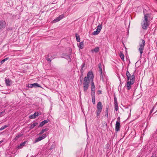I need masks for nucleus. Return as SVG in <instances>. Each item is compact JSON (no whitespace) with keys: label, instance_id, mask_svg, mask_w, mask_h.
Listing matches in <instances>:
<instances>
[{"label":"nucleus","instance_id":"nucleus-25","mask_svg":"<svg viewBox=\"0 0 157 157\" xmlns=\"http://www.w3.org/2000/svg\"><path fill=\"white\" fill-rule=\"evenodd\" d=\"M9 57H7L3 59L2 61H1V64H3L7 60L9 59Z\"/></svg>","mask_w":157,"mask_h":157},{"label":"nucleus","instance_id":"nucleus-1","mask_svg":"<svg viewBox=\"0 0 157 157\" xmlns=\"http://www.w3.org/2000/svg\"><path fill=\"white\" fill-rule=\"evenodd\" d=\"M144 18L142 23H141L142 27L143 29L146 30L147 27L149 25V22L152 20L153 17L150 13H144Z\"/></svg>","mask_w":157,"mask_h":157},{"label":"nucleus","instance_id":"nucleus-9","mask_svg":"<svg viewBox=\"0 0 157 157\" xmlns=\"http://www.w3.org/2000/svg\"><path fill=\"white\" fill-rule=\"evenodd\" d=\"M64 17V15L63 14L60 15L58 17H57L56 19L54 20L53 21V22L55 23L59 21L60 20L63 19Z\"/></svg>","mask_w":157,"mask_h":157},{"label":"nucleus","instance_id":"nucleus-20","mask_svg":"<svg viewBox=\"0 0 157 157\" xmlns=\"http://www.w3.org/2000/svg\"><path fill=\"white\" fill-rule=\"evenodd\" d=\"M75 36L77 41L78 42H80V38L77 33L75 34Z\"/></svg>","mask_w":157,"mask_h":157},{"label":"nucleus","instance_id":"nucleus-33","mask_svg":"<svg viewBox=\"0 0 157 157\" xmlns=\"http://www.w3.org/2000/svg\"><path fill=\"white\" fill-rule=\"evenodd\" d=\"M46 59L48 61H49L50 62H51V60L49 58Z\"/></svg>","mask_w":157,"mask_h":157},{"label":"nucleus","instance_id":"nucleus-30","mask_svg":"<svg viewBox=\"0 0 157 157\" xmlns=\"http://www.w3.org/2000/svg\"><path fill=\"white\" fill-rule=\"evenodd\" d=\"M85 65V63H82L81 65V70H82V68L84 67Z\"/></svg>","mask_w":157,"mask_h":157},{"label":"nucleus","instance_id":"nucleus-26","mask_svg":"<svg viewBox=\"0 0 157 157\" xmlns=\"http://www.w3.org/2000/svg\"><path fill=\"white\" fill-rule=\"evenodd\" d=\"M8 126H9L7 125H5L4 126H2L0 128V131H2V130L8 127Z\"/></svg>","mask_w":157,"mask_h":157},{"label":"nucleus","instance_id":"nucleus-2","mask_svg":"<svg viewBox=\"0 0 157 157\" xmlns=\"http://www.w3.org/2000/svg\"><path fill=\"white\" fill-rule=\"evenodd\" d=\"M94 76L92 73L91 72H89L87 74V77H85L84 78L83 82V88L84 91L85 92L87 91L89 86V78L90 80H91L92 81H93Z\"/></svg>","mask_w":157,"mask_h":157},{"label":"nucleus","instance_id":"nucleus-18","mask_svg":"<svg viewBox=\"0 0 157 157\" xmlns=\"http://www.w3.org/2000/svg\"><path fill=\"white\" fill-rule=\"evenodd\" d=\"M38 124V123L37 122H35L33 123L32 124H31L30 125V126L29 127V128L30 129H31L34 128L35 126L37 125Z\"/></svg>","mask_w":157,"mask_h":157},{"label":"nucleus","instance_id":"nucleus-37","mask_svg":"<svg viewBox=\"0 0 157 157\" xmlns=\"http://www.w3.org/2000/svg\"><path fill=\"white\" fill-rule=\"evenodd\" d=\"M117 120H118L119 121H120V118L119 117H118L117 119Z\"/></svg>","mask_w":157,"mask_h":157},{"label":"nucleus","instance_id":"nucleus-23","mask_svg":"<svg viewBox=\"0 0 157 157\" xmlns=\"http://www.w3.org/2000/svg\"><path fill=\"white\" fill-rule=\"evenodd\" d=\"M102 25L101 24H99V25L97 26V29H98L99 31H100L102 28Z\"/></svg>","mask_w":157,"mask_h":157},{"label":"nucleus","instance_id":"nucleus-31","mask_svg":"<svg viewBox=\"0 0 157 157\" xmlns=\"http://www.w3.org/2000/svg\"><path fill=\"white\" fill-rule=\"evenodd\" d=\"M114 109H115V110L116 111H117L118 110V105L116 106H114Z\"/></svg>","mask_w":157,"mask_h":157},{"label":"nucleus","instance_id":"nucleus-27","mask_svg":"<svg viewBox=\"0 0 157 157\" xmlns=\"http://www.w3.org/2000/svg\"><path fill=\"white\" fill-rule=\"evenodd\" d=\"M114 106H116L118 105V103H117V99L115 97L114 98Z\"/></svg>","mask_w":157,"mask_h":157},{"label":"nucleus","instance_id":"nucleus-8","mask_svg":"<svg viewBox=\"0 0 157 157\" xmlns=\"http://www.w3.org/2000/svg\"><path fill=\"white\" fill-rule=\"evenodd\" d=\"M6 22L4 21H0V29H4L6 27Z\"/></svg>","mask_w":157,"mask_h":157},{"label":"nucleus","instance_id":"nucleus-15","mask_svg":"<svg viewBox=\"0 0 157 157\" xmlns=\"http://www.w3.org/2000/svg\"><path fill=\"white\" fill-rule=\"evenodd\" d=\"M78 46L79 48L82 49L84 48L83 41L80 42L78 44Z\"/></svg>","mask_w":157,"mask_h":157},{"label":"nucleus","instance_id":"nucleus-4","mask_svg":"<svg viewBox=\"0 0 157 157\" xmlns=\"http://www.w3.org/2000/svg\"><path fill=\"white\" fill-rule=\"evenodd\" d=\"M139 48L138 49L140 53V57L142 56V54L143 53L145 45V41L143 39L140 40V41L139 43Z\"/></svg>","mask_w":157,"mask_h":157},{"label":"nucleus","instance_id":"nucleus-22","mask_svg":"<svg viewBox=\"0 0 157 157\" xmlns=\"http://www.w3.org/2000/svg\"><path fill=\"white\" fill-rule=\"evenodd\" d=\"M23 134H20L17 136L16 137L14 138V140H17L20 137L22 136Z\"/></svg>","mask_w":157,"mask_h":157},{"label":"nucleus","instance_id":"nucleus-19","mask_svg":"<svg viewBox=\"0 0 157 157\" xmlns=\"http://www.w3.org/2000/svg\"><path fill=\"white\" fill-rule=\"evenodd\" d=\"M30 87L32 88L33 86H37V87H39V85L37 83H34L33 84H30Z\"/></svg>","mask_w":157,"mask_h":157},{"label":"nucleus","instance_id":"nucleus-29","mask_svg":"<svg viewBox=\"0 0 157 157\" xmlns=\"http://www.w3.org/2000/svg\"><path fill=\"white\" fill-rule=\"evenodd\" d=\"M99 33L97 31H95L92 33V34L94 35H98Z\"/></svg>","mask_w":157,"mask_h":157},{"label":"nucleus","instance_id":"nucleus-36","mask_svg":"<svg viewBox=\"0 0 157 157\" xmlns=\"http://www.w3.org/2000/svg\"><path fill=\"white\" fill-rule=\"evenodd\" d=\"M96 31H97V32H98V33H99L100 32V31H99L98 30V29H96Z\"/></svg>","mask_w":157,"mask_h":157},{"label":"nucleus","instance_id":"nucleus-24","mask_svg":"<svg viewBox=\"0 0 157 157\" xmlns=\"http://www.w3.org/2000/svg\"><path fill=\"white\" fill-rule=\"evenodd\" d=\"M120 56L121 57L122 60L124 61V55L121 52L120 54Z\"/></svg>","mask_w":157,"mask_h":157},{"label":"nucleus","instance_id":"nucleus-11","mask_svg":"<svg viewBox=\"0 0 157 157\" xmlns=\"http://www.w3.org/2000/svg\"><path fill=\"white\" fill-rule=\"evenodd\" d=\"M91 89V94H92L93 93V94L94 93V94H95V87L94 84V82L93 81H92Z\"/></svg>","mask_w":157,"mask_h":157},{"label":"nucleus","instance_id":"nucleus-34","mask_svg":"<svg viewBox=\"0 0 157 157\" xmlns=\"http://www.w3.org/2000/svg\"><path fill=\"white\" fill-rule=\"evenodd\" d=\"M54 148V146L53 145H52L51 146V147L49 149L50 150H51L52 149H53Z\"/></svg>","mask_w":157,"mask_h":157},{"label":"nucleus","instance_id":"nucleus-6","mask_svg":"<svg viewBox=\"0 0 157 157\" xmlns=\"http://www.w3.org/2000/svg\"><path fill=\"white\" fill-rule=\"evenodd\" d=\"M47 136L45 134H44L42 136H40L38 138H36L34 142V143H36L39 142L46 137Z\"/></svg>","mask_w":157,"mask_h":157},{"label":"nucleus","instance_id":"nucleus-5","mask_svg":"<svg viewBox=\"0 0 157 157\" xmlns=\"http://www.w3.org/2000/svg\"><path fill=\"white\" fill-rule=\"evenodd\" d=\"M97 110H96L97 115L98 116L101 112L102 109V105L101 102H99L97 105Z\"/></svg>","mask_w":157,"mask_h":157},{"label":"nucleus","instance_id":"nucleus-10","mask_svg":"<svg viewBox=\"0 0 157 157\" xmlns=\"http://www.w3.org/2000/svg\"><path fill=\"white\" fill-rule=\"evenodd\" d=\"M120 121H117L115 124V130L116 131L118 132L120 130Z\"/></svg>","mask_w":157,"mask_h":157},{"label":"nucleus","instance_id":"nucleus-32","mask_svg":"<svg viewBox=\"0 0 157 157\" xmlns=\"http://www.w3.org/2000/svg\"><path fill=\"white\" fill-rule=\"evenodd\" d=\"M108 112H105V116L107 118H108Z\"/></svg>","mask_w":157,"mask_h":157},{"label":"nucleus","instance_id":"nucleus-12","mask_svg":"<svg viewBox=\"0 0 157 157\" xmlns=\"http://www.w3.org/2000/svg\"><path fill=\"white\" fill-rule=\"evenodd\" d=\"M98 67L99 68V71L100 75V78H103V75L102 74V65L101 63L98 64Z\"/></svg>","mask_w":157,"mask_h":157},{"label":"nucleus","instance_id":"nucleus-3","mask_svg":"<svg viewBox=\"0 0 157 157\" xmlns=\"http://www.w3.org/2000/svg\"><path fill=\"white\" fill-rule=\"evenodd\" d=\"M126 76L127 80H130L127 82L126 85L128 90H129L131 89V85H133L134 82L135 77L134 74L131 75L128 71L126 72Z\"/></svg>","mask_w":157,"mask_h":157},{"label":"nucleus","instance_id":"nucleus-16","mask_svg":"<svg viewBox=\"0 0 157 157\" xmlns=\"http://www.w3.org/2000/svg\"><path fill=\"white\" fill-rule=\"evenodd\" d=\"M91 97H92V102L93 104H95V94H91Z\"/></svg>","mask_w":157,"mask_h":157},{"label":"nucleus","instance_id":"nucleus-7","mask_svg":"<svg viewBox=\"0 0 157 157\" xmlns=\"http://www.w3.org/2000/svg\"><path fill=\"white\" fill-rule=\"evenodd\" d=\"M40 115V113L38 112H35L33 115L29 116V117L30 119H34Z\"/></svg>","mask_w":157,"mask_h":157},{"label":"nucleus","instance_id":"nucleus-28","mask_svg":"<svg viewBox=\"0 0 157 157\" xmlns=\"http://www.w3.org/2000/svg\"><path fill=\"white\" fill-rule=\"evenodd\" d=\"M93 51L96 52H98L99 51V48L98 47H97L94 49Z\"/></svg>","mask_w":157,"mask_h":157},{"label":"nucleus","instance_id":"nucleus-13","mask_svg":"<svg viewBox=\"0 0 157 157\" xmlns=\"http://www.w3.org/2000/svg\"><path fill=\"white\" fill-rule=\"evenodd\" d=\"M5 83L6 86H10L11 84V80H10L8 78H5Z\"/></svg>","mask_w":157,"mask_h":157},{"label":"nucleus","instance_id":"nucleus-17","mask_svg":"<svg viewBox=\"0 0 157 157\" xmlns=\"http://www.w3.org/2000/svg\"><path fill=\"white\" fill-rule=\"evenodd\" d=\"M26 142H27L26 141H25L24 142H23V143H21L20 144V145H18L17 146V148L18 149L21 148L22 147V146H24L25 145V144H26Z\"/></svg>","mask_w":157,"mask_h":157},{"label":"nucleus","instance_id":"nucleus-14","mask_svg":"<svg viewBox=\"0 0 157 157\" xmlns=\"http://www.w3.org/2000/svg\"><path fill=\"white\" fill-rule=\"evenodd\" d=\"M49 120H45L41 122L40 124L38 127H41L43 126L45 124L48 123Z\"/></svg>","mask_w":157,"mask_h":157},{"label":"nucleus","instance_id":"nucleus-35","mask_svg":"<svg viewBox=\"0 0 157 157\" xmlns=\"http://www.w3.org/2000/svg\"><path fill=\"white\" fill-rule=\"evenodd\" d=\"M106 112H108V108L106 107Z\"/></svg>","mask_w":157,"mask_h":157},{"label":"nucleus","instance_id":"nucleus-38","mask_svg":"<svg viewBox=\"0 0 157 157\" xmlns=\"http://www.w3.org/2000/svg\"><path fill=\"white\" fill-rule=\"evenodd\" d=\"M2 142H3V141L2 140L0 141V144L2 143Z\"/></svg>","mask_w":157,"mask_h":157},{"label":"nucleus","instance_id":"nucleus-21","mask_svg":"<svg viewBox=\"0 0 157 157\" xmlns=\"http://www.w3.org/2000/svg\"><path fill=\"white\" fill-rule=\"evenodd\" d=\"M48 129L47 128H44L42 129L41 131L40 132V133L39 134V135H42L44 132L47 131Z\"/></svg>","mask_w":157,"mask_h":157}]
</instances>
